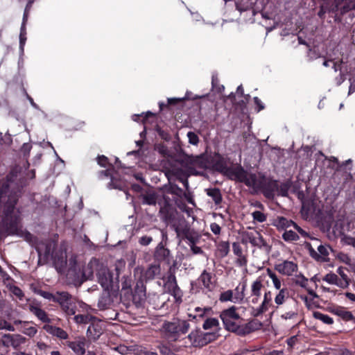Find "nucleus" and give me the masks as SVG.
<instances>
[{"label": "nucleus", "instance_id": "2", "mask_svg": "<svg viewBox=\"0 0 355 355\" xmlns=\"http://www.w3.org/2000/svg\"><path fill=\"white\" fill-rule=\"evenodd\" d=\"M225 174L231 180L244 183L254 190L264 189L267 178L261 174H254L245 171L240 165L225 168Z\"/></svg>", "mask_w": 355, "mask_h": 355}, {"label": "nucleus", "instance_id": "64", "mask_svg": "<svg viewBox=\"0 0 355 355\" xmlns=\"http://www.w3.org/2000/svg\"><path fill=\"white\" fill-rule=\"evenodd\" d=\"M180 209L185 212L189 217H193V209L190 207H188L185 205H183L182 206L180 207Z\"/></svg>", "mask_w": 355, "mask_h": 355}, {"label": "nucleus", "instance_id": "11", "mask_svg": "<svg viewBox=\"0 0 355 355\" xmlns=\"http://www.w3.org/2000/svg\"><path fill=\"white\" fill-rule=\"evenodd\" d=\"M98 281L105 290H109L112 285L113 277L109 269L101 266L97 270Z\"/></svg>", "mask_w": 355, "mask_h": 355}, {"label": "nucleus", "instance_id": "3", "mask_svg": "<svg viewBox=\"0 0 355 355\" xmlns=\"http://www.w3.org/2000/svg\"><path fill=\"white\" fill-rule=\"evenodd\" d=\"M190 328V324L184 320L174 319L165 321L161 327V334L168 342L182 341L181 336L186 334Z\"/></svg>", "mask_w": 355, "mask_h": 355}, {"label": "nucleus", "instance_id": "57", "mask_svg": "<svg viewBox=\"0 0 355 355\" xmlns=\"http://www.w3.org/2000/svg\"><path fill=\"white\" fill-rule=\"evenodd\" d=\"M236 264L240 267L246 266L248 260L245 255L242 254L241 257H237L236 259Z\"/></svg>", "mask_w": 355, "mask_h": 355}, {"label": "nucleus", "instance_id": "14", "mask_svg": "<svg viewBox=\"0 0 355 355\" xmlns=\"http://www.w3.org/2000/svg\"><path fill=\"white\" fill-rule=\"evenodd\" d=\"M277 189L278 193L280 194L282 196H287L288 193V187L286 184H281L279 189H278V184L276 181H268L267 179V181L265 184V188L261 189L265 195L267 197H270L272 196V192L274 191V189Z\"/></svg>", "mask_w": 355, "mask_h": 355}, {"label": "nucleus", "instance_id": "33", "mask_svg": "<svg viewBox=\"0 0 355 355\" xmlns=\"http://www.w3.org/2000/svg\"><path fill=\"white\" fill-rule=\"evenodd\" d=\"M293 222L284 217H279L275 220V225L278 229L287 230L292 227Z\"/></svg>", "mask_w": 355, "mask_h": 355}, {"label": "nucleus", "instance_id": "32", "mask_svg": "<svg viewBox=\"0 0 355 355\" xmlns=\"http://www.w3.org/2000/svg\"><path fill=\"white\" fill-rule=\"evenodd\" d=\"M199 280L208 290H211L213 288L212 276L211 273L207 272L206 270H204L202 272Z\"/></svg>", "mask_w": 355, "mask_h": 355}, {"label": "nucleus", "instance_id": "54", "mask_svg": "<svg viewBox=\"0 0 355 355\" xmlns=\"http://www.w3.org/2000/svg\"><path fill=\"white\" fill-rule=\"evenodd\" d=\"M337 258L342 262L350 265L351 264V258L343 252L338 253L337 255Z\"/></svg>", "mask_w": 355, "mask_h": 355}, {"label": "nucleus", "instance_id": "29", "mask_svg": "<svg viewBox=\"0 0 355 355\" xmlns=\"http://www.w3.org/2000/svg\"><path fill=\"white\" fill-rule=\"evenodd\" d=\"M160 272V266L158 264H152L145 271L144 278L146 280H150L155 278Z\"/></svg>", "mask_w": 355, "mask_h": 355}, {"label": "nucleus", "instance_id": "53", "mask_svg": "<svg viewBox=\"0 0 355 355\" xmlns=\"http://www.w3.org/2000/svg\"><path fill=\"white\" fill-rule=\"evenodd\" d=\"M123 182L121 180L118 181L114 178H111V183H110V188L113 189H123Z\"/></svg>", "mask_w": 355, "mask_h": 355}, {"label": "nucleus", "instance_id": "7", "mask_svg": "<svg viewBox=\"0 0 355 355\" xmlns=\"http://www.w3.org/2000/svg\"><path fill=\"white\" fill-rule=\"evenodd\" d=\"M8 182L3 183L0 189V202L4 204L3 212L8 216L13 211L17 201V195L15 192L10 191Z\"/></svg>", "mask_w": 355, "mask_h": 355}, {"label": "nucleus", "instance_id": "8", "mask_svg": "<svg viewBox=\"0 0 355 355\" xmlns=\"http://www.w3.org/2000/svg\"><path fill=\"white\" fill-rule=\"evenodd\" d=\"M220 316L227 330L232 331H236L237 330L239 327L237 322L240 316L236 312V308L234 306L224 310L221 312Z\"/></svg>", "mask_w": 355, "mask_h": 355}, {"label": "nucleus", "instance_id": "36", "mask_svg": "<svg viewBox=\"0 0 355 355\" xmlns=\"http://www.w3.org/2000/svg\"><path fill=\"white\" fill-rule=\"evenodd\" d=\"M71 296V295L69 294L67 292H56L55 302H58L60 305V306H66L64 305V303L68 300H70Z\"/></svg>", "mask_w": 355, "mask_h": 355}, {"label": "nucleus", "instance_id": "45", "mask_svg": "<svg viewBox=\"0 0 355 355\" xmlns=\"http://www.w3.org/2000/svg\"><path fill=\"white\" fill-rule=\"evenodd\" d=\"M219 299L221 302L230 301V302H233V300L234 299V295H233V291L227 290V291L222 293L220 295Z\"/></svg>", "mask_w": 355, "mask_h": 355}, {"label": "nucleus", "instance_id": "13", "mask_svg": "<svg viewBox=\"0 0 355 355\" xmlns=\"http://www.w3.org/2000/svg\"><path fill=\"white\" fill-rule=\"evenodd\" d=\"M26 338L19 334H6L1 338V342L6 347L17 348L26 343Z\"/></svg>", "mask_w": 355, "mask_h": 355}, {"label": "nucleus", "instance_id": "15", "mask_svg": "<svg viewBox=\"0 0 355 355\" xmlns=\"http://www.w3.org/2000/svg\"><path fill=\"white\" fill-rule=\"evenodd\" d=\"M14 324L17 326L19 331L29 337H33L37 332V327L32 322L16 320Z\"/></svg>", "mask_w": 355, "mask_h": 355}, {"label": "nucleus", "instance_id": "28", "mask_svg": "<svg viewBox=\"0 0 355 355\" xmlns=\"http://www.w3.org/2000/svg\"><path fill=\"white\" fill-rule=\"evenodd\" d=\"M64 305L66 306H61L63 311L68 315H75L77 309L76 299L71 296L70 300L65 302Z\"/></svg>", "mask_w": 355, "mask_h": 355}, {"label": "nucleus", "instance_id": "39", "mask_svg": "<svg viewBox=\"0 0 355 355\" xmlns=\"http://www.w3.org/2000/svg\"><path fill=\"white\" fill-rule=\"evenodd\" d=\"M218 325L219 322L217 319L214 318H209L205 321L202 327L204 329H211L214 331L218 329Z\"/></svg>", "mask_w": 355, "mask_h": 355}, {"label": "nucleus", "instance_id": "31", "mask_svg": "<svg viewBox=\"0 0 355 355\" xmlns=\"http://www.w3.org/2000/svg\"><path fill=\"white\" fill-rule=\"evenodd\" d=\"M174 230L177 234L178 237H183L187 235L189 232V227L184 220L180 222L178 225L174 223L173 225Z\"/></svg>", "mask_w": 355, "mask_h": 355}, {"label": "nucleus", "instance_id": "44", "mask_svg": "<svg viewBox=\"0 0 355 355\" xmlns=\"http://www.w3.org/2000/svg\"><path fill=\"white\" fill-rule=\"evenodd\" d=\"M138 293L139 300H142L145 297V288L142 281L137 283L135 287V293ZM135 299L136 298V294L134 295Z\"/></svg>", "mask_w": 355, "mask_h": 355}, {"label": "nucleus", "instance_id": "46", "mask_svg": "<svg viewBox=\"0 0 355 355\" xmlns=\"http://www.w3.org/2000/svg\"><path fill=\"white\" fill-rule=\"evenodd\" d=\"M293 281L297 285L302 288H306L308 284V279L302 275H297Z\"/></svg>", "mask_w": 355, "mask_h": 355}, {"label": "nucleus", "instance_id": "9", "mask_svg": "<svg viewBox=\"0 0 355 355\" xmlns=\"http://www.w3.org/2000/svg\"><path fill=\"white\" fill-rule=\"evenodd\" d=\"M280 318L291 324L296 323L299 320V309L295 300L288 302L281 310Z\"/></svg>", "mask_w": 355, "mask_h": 355}, {"label": "nucleus", "instance_id": "51", "mask_svg": "<svg viewBox=\"0 0 355 355\" xmlns=\"http://www.w3.org/2000/svg\"><path fill=\"white\" fill-rule=\"evenodd\" d=\"M187 137L189 139V144L196 146L199 142V138L198 135L193 132H189L187 133Z\"/></svg>", "mask_w": 355, "mask_h": 355}, {"label": "nucleus", "instance_id": "4", "mask_svg": "<svg viewBox=\"0 0 355 355\" xmlns=\"http://www.w3.org/2000/svg\"><path fill=\"white\" fill-rule=\"evenodd\" d=\"M69 269H68L67 275H73L75 278H79L80 275L83 280H87L93 277L94 268H98L101 266L98 264V261L96 259H92L89 263L85 266L83 271H80V268L77 264L76 257L71 256L69 258Z\"/></svg>", "mask_w": 355, "mask_h": 355}, {"label": "nucleus", "instance_id": "41", "mask_svg": "<svg viewBox=\"0 0 355 355\" xmlns=\"http://www.w3.org/2000/svg\"><path fill=\"white\" fill-rule=\"evenodd\" d=\"M171 294L173 295L175 300L176 302H182V293L180 288L177 286L176 283H172L171 284Z\"/></svg>", "mask_w": 355, "mask_h": 355}, {"label": "nucleus", "instance_id": "58", "mask_svg": "<svg viewBox=\"0 0 355 355\" xmlns=\"http://www.w3.org/2000/svg\"><path fill=\"white\" fill-rule=\"evenodd\" d=\"M232 250H233L234 254L236 257H241V255L243 254L242 248L237 243H233V244H232Z\"/></svg>", "mask_w": 355, "mask_h": 355}, {"label": "nucleus", "instance_id": "48", "mask_svg": "<svg viewBox=\"0 0 355 355\" xmlns=\"http://www.w3.org/2000/svg\"><path fill=\"white\" fill-rule=\"evenodd\" d=\"M125 267V262L123 259L117 260L115 263V270L116 271L117 277L122 270H124Z\"/></svg>", "mask_w": 355, "mask_h": 355}, {"label": "nucleus", "instance_id": "63", "mask_svg": "<svg viewBox=\"0 0 355 355\" xmlns=\"http://www.w3.org/2000/svg\"><path fill=\"white\" fill-rule=\"evenodd\" d=\"M211 231L216 235H218L220 233L221 228L219 225L216 223H213L210 225Z\"/></svg>", "mask_w": 355, "mask_h": 355}, {"label": "nucleus", "instance_id": "24", "mask_svg": "<svg viewBox=\"0 0 355 355\" xmlns=\"http://www.w3.org/2000/svg\"><path fill=\"white\" fill-rule=\"evenodd\" d=\"M318 251L319 252L318 254L311 249L310 250L311 256L316 259L324 261L329 255V252L331 251V248L329 245H320L318 247Z\"/></svg>", "mask_w": 355, "mask_h": 355}, {"label": "nucleus", "instance_id": "38", "mask_svg": "<svg viewBox=\"0 0 355 355\" xmlns=\"http://www.w3.org/2000/svg\"><path fill=\"white\" fill-rule=\"evenodd\" d=\"M282 238L285 241L291 242L299 239V236L293 230H286L282 234Z\"/></svg>", "mask_w": 355, "mask_h": 355}, {"label": "nucleus", "instance_id": "60", "mask_svg": "<svg viewBox=\"0 0 355 355\" xmlns=\"http://www.w3.org/2000/svg\"><path fill=\"white\" fill-rule=\"evenodd\" d=\"M159 350L161 354L162 355H171V349L165 344H161L159 347Z\"/></svg>", "mask_w": 355, "mask_h": 355}, {"label": "nucleus", "instance_id": "50", "mask_svg": "<svg viewBox=\"0 0 355 355\" xmlns=\"http://www.w3.org/2000/svg\"><path fill=\"white\" fill-rule=\"evenodd\" d=\"M37 293L40 296H42V297L55 302V293L53 294V293H49V292H46V291H39Z\"/></svg>", "mask_w": 355, "mask_h": 355}, {"label": "nucleus", "instance_id": "52", "mask_svg": "<svg viewBox=\"0 0 355 355\" xmlns=\"http://www.w3.org/2000/svg\"><path fill=\"white\" fill-rule=\"evenodd\" d=\"M211 309L209 307L206 308H200V307H196L195 309V311L196 312L197 315L194 316V318L198 316L200 318L204 317V315L211 311Z\"/></svg>", "mask_w": 355, "mask_h": 355}, {"label": "nucleus", "instance_id": "17", "mask_svg": "<svg viewBox=\"0 0 355 355\" xmlns=\"http://www.w3.org/2000/svg\"><path fill=\"white\" fill-rule=\"evenodd\" d=\"M160 209L159 213L162 219L168 223L174 217L175 209L171 204H170L165 198L163 202H159Z\"/></svg>", "mask_w": 355, "mask_h": 355}, {"label": "nucleus", "instance_id": "25", "mask_svg": "<svg viewBox=\"0 0 355 355\" xmlns=\"http://www.w3.org/2000/svg\"><path fill=\"white\" fill-rule=\"evenodd\" d=\"M278 292L275 297V303L277 306L283 305L289 298V290L286 287L277 290Z\"/></svg>", "mask_w": 355, "mask_h": 355}, {"label": "nucleus", "instance_id": "35", "mask_svg": "<svg viewBox=\"0 0 355 355\" xmlns=\"http://www.w3.org/2000/svg\"><path fill=\"white\" fill-rule=\"evenodd\" d=\"M347 270L343 267H339L336 270V275H338L340 279L342 281L343 284L347 288L350 284V279L345 272Z\"/></svg>", "mask_w": 355, "mask_h": 355}, {"label": "nucleus", "instance_id": "47", "mask_svg": "<svg viewBox=\"0 0 355 355\" xmlns=\"http://www.w3.org/2000/svg\"><path fill=\"white\" fill-rule=\"evenodd\" d=\"M26 28H24V26H21V31H20V35H19V47L21 51H24V46L25 45V42L26 40Z\"/></svg>", "mask_w": 355, "mask_h": 355}, {"label": "nucleus", "instance_id": "49", "mask_svg": "<svg viewBox=\"0 0 355 355\" xmlns=\"http://www.w3.org/2000/svg\"><path fill=\"white\" fill-rule=\"evenodd\" d=\"M253 219L259 222L262 223L264 222L266 220V216L265 214L259 211H255L252 214Z\"/></svg>", "mask_w": 355, "mask_h": 355}, {"label": "nucleus", "instance_id": "34", "mask_svg": "<svg viewBox=\"0 0 355 355\" xmlns=\"http://www.w3.org/2000/svg\"><path fill=\"white\" fill-rule=\"evenodd\" d=\"M207 194L213 199L216 205H218L221 202L222 196L218 189H209L207 190Z\"/></svg>", "mask_w": 355, "mask_h": 355}, {"label": "nucleus", "instance_id": "23", "mask_svg": "<svg viewBox=\"0 0 355 355\" xmlns=\"http://www.w3.org/2000/svg\"><path fill=\"white\" fill-rule=\"evenodd\" d=\"M246 288V282L239 284L235 289L233 291V295L234 299L233 300L234 303H241L243 302L246 295H245V291Z\"/></svg>", "mask_w": 355, "mask_h": 355}, {"label": "nucleus", "instance_id": "22", "mask_svg": "<svg viewBox=\"0 0 355 355\" xmlns=\"http://www.w3.org/2000/svg\"><path fill=\"white\" fill-rule=\"evenodd\" d=\"M53 263L56 270L59 272H62L64 270V267L68 265L69 267V261L67 263V253L66 251L61 250L59 254H55L53 257Z\"/></svg>", "mask_w": 355, "mask_h": 355}, {"label": "nucleus", "instance_id": "62", "mask_svg": "<svg viewBox=\"0 0 355 355\" xmlns=\"http://www.w3.org/2000/svg\"><path fill=\"white\" fill-rule=\"evenodd\" d=\"M76 306L78 307V311H87L89 309V306L83 302L78 301L76 300Z\"/></svg>", "mask_w": 355, "mask_h": 355}, {"label": "nucleus", "instance_id": "27", "mask_svg": "<svg viewBox=\"0 0 355 355\" xmlns=\"http://www.w3.org/2000/svg\"><path fill=\"white\" fill-rule=\"evenodd\" d=\"M35 248L39 256V264H44L45 260L42 262V256H44V259H46L49 256L51 250V244L44 246V243H41L37 245Z\"/></svg>", "mask_w": 355, "mask_h": 355}, {"label": "nucleus", "instance_id": "6", "mask_svg": "<svg viewBox=\"0 0 355 355\" xmlns=\"http://www.w3.org/2000/svg\"><path fill=\"white\" fill-rule=\"evenodd\" d=\"M334 228L343 235L345 243L355 245V220L349 221L345 218L339 219L336 221Z\"/></svg>", "mask_w": 355, "mask_h": 355}, {"label": "nucleus", "instance_id": "56", "mask_svg": "<svg viewBox=\"0 0 355 355\" xmlns=\"http://www.w3.org/2000/svg\"><path fill=\"white\" fill-rule=\"evenodd\" d=\"M10 291L12 293L17 297L19 300H21L24 297L22 291L17 286H13L10 287Z\"/></svg>", "mask_w": 355, "mask_h": 355}, {"label": "nucleus", "instance_id": "1", "mask_svg": "<svg viewBox=\"0 0 355 355\" xmlns=\"http://www.w3.org/2000/svg\"><path fill=\"white\" fill-rule=\"evenodd\" d=\"M245 301L250 305L259 304L256 309L257 314L266 312L272 305L271 292L265 289L261 277L251 283L250 292L246 295Z\"/></svg>", "mask_w": 355, "mask_h": 355}, {"label": "nucleus", "instance_id": "40", "mask_svg": "<svg viewBox=\"0 0 355 355\" xmlns=\"http://www.w3.org/2000/svg\"><path fill=\"white\" fill-rule=\"evenodd\" d=\"M94 317L88 314H79L74 316V320L77 324H87L91 322Z\"/></svg>", "mask_w": 355, "mask_h": 355}, {"label": "nucleus", "instance_id": "26", "mask_svg": "<svg viewBox=\"0 0 355 355\" xmlns=\"http://www.w3.org/2000/svg\"><path fill=\"white\" fill-rule=\"evenodd\" d=\"M322 280L327 282L329 284L335 285L340 288H347L344 284H343L342 281L340 279L338 275L335 273H327L325 276L323 277Z\"/></svg>", "mask_w": 355, "mask_h": 355}, {"label": "nucleus", "instance_id": "5", "mask_svg": "<svg viewBox=\"0 0 355 355\" xmlns=\"http://www.w3.org/2000/svg\"><path fill=\"white\" fill-rule=\"evenodd\" d=\"M212 333H204L200 329L192 331L187 336L182 338L184 347H202L214 340Z\"/></svg>", "mask_w": 355, "mask_h": 355}, {"label": "nucleus", "instance_id": "16", "mask_svg": "<svg viewBox=\"0 0 355 355\" xmlns=\"http://www.w3.org/2000/svg\"><path fill=\"white\" fill-rule=\"evenodd\" d=\"M103 331V327L102 322L94 317L87 330V336L92 340H96L100 337Z\"/></svg>", "mask_w": 355, "mask_h": 355}, {"label": "nucleus", "instance_id": "12", "mask_svg": "<svg viewBox=\"0 0 355 355\" xmlns=\"http://www.w3.org/2000/svg\"><path fill=\"white\" fill-rule=\"evenodd\" d=\"M275 269L283 275L291 276L297 271L298 266L293 261L285 260L275 264Z\"/></svg>", "mask_w": 355, "mask_h": 355}, {"label": "nucleus", "instance_id": "43", "mask_svg": "<svg viewBox=\"0 0 355 355\" xmlns=\"http://www.w3.org/2000/svg\"><path fill=\"white\" fill-rule=\"evenodd\" d=\"M143 201L144 204L154 205L157 202V196L155 193H147L144 196Z\"/></svg>", "mask_w": 355, "mask_h": 355}, {"label": "nucleus", "instance_id": "18", "mask_svg": "<svg viewBox=\"0 0 355 355\" xmlns=\"http://www.w3.org/2000/svg\"><path fill=\"white\" fill-rule=\"evenodd\" d=\"M28 310L41 322L46 324H49L51 322L47 313L38 304L31 303L28 305Z\"/></svg>", "mask_w": 355, "mask_h": 355}, {"label": "nucleus", "instance_id": "42", "mask_svg": "<svg viewBox=\"0 0 355 355\" xmlns=\"http://www.w3.org/2000/svg\"><path fill=\"white\" fill-rule=\"evenodd\" d=\"M131 286V279L128 277H123V281L121 284V291H123L125 294L132 293Z\"/></svg>", "mask_w": 355, "mask_h": 355}, {"label": "nucleus", "instance_id": "61", "mask_svg": "<svg viewBox=\"0 0 355 355\" xmlns=\"http://www.w3.org/2000/svg\"><path fill=\"white\" fill-rule=\"evenodd\" d=\"M153 241L152 237L148 236H143L139 239V243L142 245H148Z\"/></svg>", "mask_w": 355, "mask_h": 355}, {"label": "nucleus", "instance_id": "19", "mask_svg": "<svg viewBox=\"0 0 355 355\" xmlns=\"http://www.w3.org/2000/svg\"><path fill=\"white\" fill-rule=\"evenodd\" d=\"M85 339L84 338H78L74 341H68L67 346L76 354L83 355L85 353Z\"/></svg>", "mask_w": 355, "mask_h": 355}, {"label": "nucleus", "instance_id": "10", "mask_svg": "<svg viewBox=\"0 0 355 355\" xmlns=\"http://www.w3.org/2000/svg\"><path fill=\"white\" fill-rule=\"evenodd\" d=\"M242 241L244 243H250L252 245L259 248L267 246L266 241L261 234L256 230L244 232L243 234Z\"/></svg>", "mask_w": 355, "mask_h": 355}, {"label": "nucleus", "instance_id": "20", "mask_svg": "<svg viewBox=\"0 0 355 355\" xmlns=\"http://www.w3.org/2000/svg\"><path fill=\"white\" fill-rule=\"evenodd\" d=\"M43 329L53 336L57 337L61 340H65L68 338V334L62 328L55 327L49 324L44 325Z\"/></svg>", "mask_w": 355, "mask_h": 355}, {"label": "nucleus", "instance_id": "55", "mask_svg": "<svg viewBox=\"0 0 355 355\" xmlns=\"http://www.w3.org/2000/svg\"><path fill=\"white\" fill-rule=\"evenodd\" d=\"M33 1V0H30L25 8V11H24V16H23L22 24H21V26H24V28H26V23L28 19V12L29 9L31 7V4H32Z\"/></svg>", "mask_w": 355, "mask_h": 355}, {"label": "nucleus", "instance_id": "37", "mask_svg": "<svg viewBox=\"0 0 355 355\" xmlns=\"http://www.w3.org/2000/svg\"><path fill=\"white\" fill-rule=\"evenodd\" d=\"M313 316L314 318L322 321L323 323L327 324H331L334 322V320L329 315L327 314H324L319 311H314L313 313Z\"/></svg>", "mask_w": 355, "mask_h": 355}, {"label": "nucleus", "instance_id": "21", "mask_svg": "<svg viewBox=\"0 0 355 355\" xmlns=\"http://www.w3.org/2000/svg\"><path fill=\"white\" fill-rule=\"evenodd\" d=\"M170 251L168 249L164 248L162 243H159L155 248L154 257L155 259L159 261L170 262Z\"/></svg>", "mask_w": 355, "mask_h": 355}, {"label": "nucleus", "instance_id": "59", "mask_svg": "<svg viewBox=\"0 0 355 355\" xmlns=\"http://www.w3.org/2000/svg\"><path fill=\"white\" fill-rule=\"evenodd\" d=\"M0 329H6L10 331H15L14 327L11 324L5 320L0 321Z\"/></svg>", "mask_w": 355, "mask_h": 355}, {"label": "nucleus", "instance_id": "30", "mask_svg": "<svg viewBox=\"0 0 355 355\" xmlns=\"http://www.w3.org/2000/svg\"><path fill=\"white\" fill-rule=\"evenodd\" d=\"M267 275L270 278L272 282L273 287L276 290L282 289V280L280 277H279L277 274L273 272L270 268H268L266 269Z\"/></svg>", "mask_w": 355, "mask_h": 355}]
</instances>
